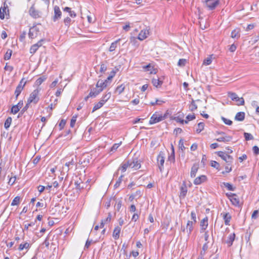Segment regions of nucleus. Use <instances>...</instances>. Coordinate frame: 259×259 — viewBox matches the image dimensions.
Listing matches in <instances>:
<instances>
[{"label":"nucleus","mask_w":259,"mask_h":259,"mask_svg":"<svg viewBox=\"0 0 259 259\" xmlns=\"http://www.w3.org/2000/svg\"><path fill=\"white\" fill-rule=\"evenodd\" d=\"M164 153L163 152L160 151L157 157V163L160 172H162L164 169Z\"/></svg>","instance_id":"7ed1b4c3"},{"label":"nucleus","mask_w":259,"mask_h":259,"mask_svg":"<svg viewBox=\"0 0 259 259\" xmlns=\"http://www.w3.org/2000/svg\"><path fill=\"white\" fill-rule=\"evenodd\" d=\"M12 119L11 117H8L4 123V127L6 129H8L11 125Z\"/></svg>","instance_id":"f704fd0d"},{"label":"nucleus","mask_w":259,"mask_h":259,"mask_svg":"<svg viewBox=\"0 0 259 259\" xmlns=\"http://www.w3.org/2000/svg\"><path fill=\"white\" fill-rule=\"evenodd\" d=\"M31 244H30L28 242H23V243H21L18 246V250L19 251H23V250H25V252H24L23 253V254H24L25 253H26L27 251L29 249V248H30L31 247Z\"/></svg>","instance_id":"f8f14e48"},{"label":"nucleus","mask_w":259,"mask_h":259,"mask_svg":"<svg viewBox=\"0 0 259 259\" xmlns=\"http://www.w3.org/2000/svg\"><path fill=\"white\" fill-rule=\"evenodd\" d=\"M221 118H222V120L223 121V122L226 124L230 125L232 124V121L231 120H230L229 119H227L224 117H222Z\"/></svg>","instance_id":"3c124183"},{"label":"nucleus","mask_w":259,"mask_h":259,"mask_svg":"<svg viewBox=\"0 0 259 259\" xmlns=\"http://www.w3.org/2000/svg\"><path fill=\"white\" fill-rule=\"evenodd\" d=\"M5 69L6 70L10 72H11L13 70V66H12L11 65H8L7 64H6V65L5 67Z\"/></svg>","instance_id":"69168bd1"},{"label":"nucleus","mask_w":259,"mask_h":259,"mask_svg":"<svg viewBox=\"0 0 259 259\" xmlns=\"http://www.w3.org/2000/svg\"><path fill=\"white\" fill-rule=\"evenodd\" d=\"M20 202V196H16L14 198V199L13 200L11 205L12 206H15V205H18Z\"/></svg>","instance_id":"c9c22d12"},{"label":"nucleus","mask_w":259,"mask_h":259,"mask_svg":"<svg viewBox=\"0 0 259 259\" xmlns=\"http://www.w3.org/2000/svg\"><path fill=\"white\" fill-rule=\"evenodd\" d=\"M186 60L185 59H180L178 63V65L179 66H184L186 63Z\"/></svg>","instance_id":"09e8293b"},{"label":"nucleus","mask_w":259,"mask_h":259,"mask_svg":"<svg viewBox=\"0 0 259 259\" xmlns=\"http://www.w3.org/2000/svg\"><path fill=\"white\" fill-rule=\"evenodd\" d=\"M121 144V142H120L119 143L114 144L111 148L110 151H112V152L115 151L117 150V149L120 146Z\"/></svg>","instance_id":"de8ad7c7"},{"label":"nucleus","mask_w":259,"mask_h":259,"mask_svg":"<svg viewBox=\"0 0 259 259\" xmlns=\"http://www.w3.org/2000/svg\"><path fill=\"white\" fill-rule=\"evenodd\" d=\"M121 231V227L119 226L116 227L113 232L112 236L114 239L117 240L119 237V234Z\"/></svg>","instance_id":"4be33fe9"},{"label":"nucleus","mask_w":259,"mask_h":259,"mask_svg":"<svg viewBox=\"0 0 259 259\" xmlns=\"http://www.w3.org/2000/svg\"><path fill=\"white\" fill-rule=\"evenodd\" d=\"M204 124L203 122H200L198 124V128L196 129V132L197 133H200L203 129Z\"/></svg>","instance_id":"ea45409f"},{"label":"nucleus","mask_w":259,"mask_h":259,"mask_svg":"<svg viewBox=\"0 0 259 259\" xmlns=\"http://www.w3.org/2000/svg\"><path fill=\"white\" fill-rule=\"evenodd\" d=\"M200 227H201V232L206 230L208 226V218L207 217L204 218L203 219L201 220L200 222Z\"/></svg>","instance_id":"6ab92c4d"},{"label":"nucleus","mask_w":259,"mask_h":259,"mask_svg":"<svg viewBox=\"0 0 259 259\" xmlns=\"http://www.w3.org/2000/svg\"><path fill=\"white\" fill-rule=\"evenodd\" d=\"M199 169V164L194 163L191 167L190 176L192 178H194L196 176V173Z\"/></svg>","instance_id":"aec40b11"},{"label":"nucleus","mask_w":259,"mask_h":259,"mask_svg":"<svg viewBox=\"0 0 259 259\" xmlns=\"http://www.w3.org/2000/svg\"><path fill=\"white\" fill-rule=\"evenodd\" d=\"M223 185L228 189V190L230 191H234L235 190V187H233L231 184L229 183L224 182L223 183Z\"/></svg>","instance_id":"e433bc0d"},{"label":"nucleus","mask_w":259,"mask_h":259,"mask_svg":"<svg viewBox=\"0 0 259 259\" xmlns=\"http://www.w3.org/2000/svg\"><path fill=\"white\" fill-rule=\"evenodd\" d=\"M96 97V95H95V94L94 93V92H93V90H91L90 93H89V94L84 98V100L85 101H87V100L90 98V97H92V98H95Z\"/></svg>","instance_id":"5fc2aeb1"},{"label":"nucleus","mask_w":259,"mask_h":259,"mask_svg":"<svg viewBox=\"0 0 259 259\" xmlns=\"http://www.w3.org/2000/svg\"><path fill=\"white\" fill-rule=\"evenodd\" d=\"M130 167V163L127 161H124L118 168V170H121L122 172H125L127 167Z\"/></svg>","instance_id":"a211bd4d"},{"label":"nucleus","mask_w":259,"mask_h":259,"mask_svg":"<svg viewBox=\"0 0 259 259\" xmlns=\"http://www.w3.org/2000/svg\"><path fill=\"white\" fill-rule=\"evenodd\" d=\"M107 86V80H105L104 81L103 80H99L97 84H96V88L99 89H102V91L106 88Z\"/></svg>","instance_id":"b1692460"},{"label":"nucleus","mask_w":259,"mask_h":259,"mask_svg":"<svg viewBox=\"0 0 259 259\" xmlns=\"http://www.w3.org/2000/svg\"><path fill=\"white\" fill-rule=\"evenodd\" d=\"M39 34V29L36 25L33 26L29 29L28 35L30 38L34 39L36 38Z\"/></svg>","instance_id":"6e6552de"},{"label":"nucleus","mask_w":259,"mask_h":259,"mask_svg":"<svg viewBox=\"0 0 259 259\" xmlns=\"http://www.w3.org/2000/svg\"><path fill=\"white\" fill-rule=\"evenodd\" d=\"M47 79V77L46 76L43 75L40 77H39L35 82V84L37 86L40 85L46 79Z\"/></svg>","instance_id":"72a5a7b5"},{"label":"nucleus","mask_w":259,"mask_h":259,"mask_svg":"<svg viewBox=\"0 0 259 259\" xmlns=\"http://www.w3.org/2000/svg\"><path fill=\"white\" fill-rule=\"evenodd\" d=\"M235 237V233L231 234L229 236L228 239L227 240L226 242L229 246H231L232 245L233 242L234 241Z\"/></svg>","instance_id":"c756f323"},{"label":"nucleus","mask_w":259,"mask_h":259,"mask_svg":"<svg viewBox=\"0 0 259 259\" xmlns=\"http://www.w3.org/2000/svg\"><path fill=\"white\" fill-rule=\"evenodd\" d=\"M252 150L255 155H258L259 154V148L257 146H254L252 148Z\"/></svg>","instance_id":"e2e57ef3"},{"label":"nucleus","mask_w":259,"mask_h":259,"mask_svg":"<svg viewBox=\"0 0 259 259\" xmlns=\"http://www.w3.org/2000/svg\"><path fill=\"white\" fill-rule=\"evenodd\" d=\"M191 220H193V223H196V213L194 211H192L191 212Z\"/></svg>","instance_id":"864d4df0"},{"label":"nucleus","mask_w":259,"mask_h":259,"mask_svg":"<svg viewBox=\"0 0 259 259\" xmlns=\"http://www.w3.org/2000/svg\"><path fill=\"white\" fill-rule=\"evenodd\" d=\"M167 117V114L164 115L159 114L158 112H155L151 117L149 120L150 124H153L164 120Z\"/></svg>","instance_id":"f257e3e1"},{"label":"nucleus","mask_w":259,"mask_h":259,"mask_svg":"<svg viewBox=\"0 0 259 259\" xmlns=\"http://www.w3.org/2000/svg\"><path fill=\"white\" fill-rule=\"evenodd\" d=\"M123 177V175H121V176H120L118 178V180H117V181H116V182L115 184L114 185V187H115V188H117V187H118L119 186V185H120V183H121L122 179V177Z\"/></svg>","instance_id":"8fccbe9b"},{"label":"nucleus","mask_w":259,"mask_h":259,"mask_svg":"<svg viewBox=\"0 0 259 259\" xmlns=\"http://www.w3.org/2000/svg\"><path fill=\"white\" fill-rule=\"evenodd\" d=\"M195 224V223H193V222L191 221H188L187 222L186 229H187V232L188 235H189L191 233L192 231H193V225Z\"/></svg>","instance_id":"5701e85b"},{"label":"nucleus","mask_w":259,"mask_h":259,"mask_svg":"<svg viewBox=\"0 0 259 259\" xmlns=\"http://www.w3.org/2000/svg\"><path fill=\"white\" fill-rule=\"evenodd\" d=\"M71 19L69 17H66L64 20V23L65 25L69 26L70 25Z\"/></svg>","instance_id":"6e6d98bb"},{"label":"nucleus","mask_w":259,"mask_h":259,"mask_svg":"<svg viewBox=\"0 0 259 259\" xmlns=\"http://www.w3.org/2000/svg\"><path fill=\"white\" fill-rule=\"evenodd\" d=\"M211 62H212L211 57L210 56H209L204 60L203 64L205 65H208L211 63Z\"/></svg>","instance_id":"c03bdc74"},{"label":"nucleus","mask_w":259,"mask_h":259,"mask_svg":"<svg viewBox=\"0 0 259 259\" xmlns=\"http://www.w3.org/2000/svg\"><path fill=\"white\" fill-rule=\"evenodd\" d=\"M66 124V121L64 119H62L59 123V126L60 127V130H62L64 128L65 125Z\"/></svg>","instance_id":"774afa93"},{"label":"nucleus","mask_w":259,"mask_h":259,"mask_svg":"<svg viewBox=\"0 0 259 259\" xmlns=\"http://www.w3.org/2000/svg\"><path fill=\"white\" fill-rule=\"evenodd\" d=\"M143 68L145 71H149L150 74H156V71L153 67L150 64L143 67Z\"/></svg>","instance_id":"cd10ccee"},{"label":"nucleus","mask_w":259,"mask_h":259,"mask_svg":"<svg viewBox=\"0 0 259 259\" xmlns=\"http://www.w3.org/2000/svg\"><path fill=\"white\" fill-rule=\"evenodd\" d=\"M104 104L105 103H103L102 100H100L99 102L95 104V106L93 108L92 112L100 109Z\"/></svg>","instance_id":"c85d7f7f"},{"label":"nucleus","mask_w":259,"mask_h":259,"mask_svg":"<svg viewBox=\"0 0 259 259\" xmlns=\"http://www.w3.org/2000/svg\"><path fill=\"white\" fill-rule=\"evenodd\" d=\"M20 110V109L16 105H14L12 106L11 108V112L12 113L15 114L17 113Z\"/></svg>","instance_id":"37998d69"},{"label":"nucleus","mask_w":259,"mask_h":259,"mask_svg":"<svg viewBox=\"0 0 259 259\" xmlns=\"http://www.w3.org/2000/svg\"><path fill=\"white\" fill-rule=\"evenodd\" d=\"M240 36L239 29L236 28L231 32V37L233 38L238 39Z\"/></svg>","instance_id":"bb28decb"},{"label":"nucleus","mask_w":259,"mask_h":259,"mask_svg":"<svg viewBox=\"0 0 259 259\" xmlns=\"http://www.w3.org/2000/svg\"><path fill=\"white\" fill-rule=\"evenodd\" d=\"M244 137L246 141H249L253 139V137L249 133H244Z\"/></svg>","instance_id":"79ce46f5"},{"label":"nucleus","mask_w":259,"mask_h":259,"mask_svg":"<svg viewBox=\"0 0 259 259\" xmlns=\"http://www.w3.org/2000/svg\"><path fill=\"white\" fill-rule=\"evenodd\" d=\"M93 92H94V93L95 94V95H96V96L97 95H98L101 92H102V89H99V88H95L93 90Z\"/></svg>","instance_id":"0e129e2a"},{"label":"nucleus","mask_w":259,"mask_h":259,"mask_svg":"<svg viewBox=\"0 0 259 259\" xmlns=\"http://www.w3.org/2000/svg\"><path fill=\"white\" fill-rule=\"evenodd\" d=\"M55 105L54 104H53V103H51L49 106V107H48V109H49L50 110V111H49V117H50L51 115H52V110L55 108Z\"/></svg>","instance_id":"4d7b16f0"},{"label":"nucleus","mask_w":259,"mask_h":259,"mask_svg":"<svg viewBox=\"0 0 259 259\" xmlns=\"http://www.w3.org/2000/svg\"><path fill=\"white\" fill-rule=\"evenodd\" d=\"M189 108H190V109L191 110V111H193L197 109V106L196 104H195L194 100H193L192 101Z\"/></svg>","instance_id":"49530a36"},{"label":"nucleus","mask_w":259,"mask_h":259,"mask_svg":"<svg viewBox=\"0 0 259 259\" xmlns=\"http://www.w3.org/2000/svg\"><path fill=\"white\" fill-rule=\"evenodd\" d=\"M148 34V30L147 29L142 30L138 35V38L140 40H143L147 38Z\"/></svg>","instance_id":"412c9836"},{"label":"nucleus","mask_w":259,"mask_h":259,"mask_svg":"<svg viewBox=\"0 0 259 259\" xmlns=\"http://www.w3.org/2000/svg\"><path fill=\"white\" fill-rule=\"evenodd\" d=\"M221 215H222L223 219L225 222V224L226 225H229L231 219V215L229 213H222Z\"/></svg>","instance_id":"f3484780"},{"label":"nucleus","mask_w":259,"mask_h":259,"mask_svg":"<svg viewBox=\"0 0 259 259\" xmlns=\"http://www.w3.org/2000/svg\"><path fill=\"white\" fill-rule=\"evenodd\" d=\"M16 180V176H14L13 177H11L9 179V184L10 185H13L15 182V181Z\"/></svg>","instance_id":"052dcab7"},{"label":"nucleus","mask_w":259,"mask_h":259,"mask_svg":"<svg viewBox=\"0 0 259 259\" xmlns=\"http://www.w3.org/2000/svg\"><path fill=\"white\" fill-rule=\"evenodd\" d=\"M217 155L221 157L226 163H228L229 165H230L233 162V157L223 151H218Z\"/></svg>","instance_id":"423d86ee"},{"label":"nucleus","mask_w":259,"mask_h":259,"mask_svg":"<svg viewBox=\"0 0 259 259\" xmlns=\"http://www.w3.org/2000/svg\"><path fill=\"white\" fill-rule=\"evenodd\" d=\"M92 240H89V239H88L87 240L85 244L84 245V249H86L89 248V247H90V246L91 245V244L92 243Z\"/></svg>","instance_id":"338daca9"},{"label":"nucleus","mask_w":259,"mask_h":259,"mask_svg":"<svg viewBox=\"0 0 259 259\" xmlns=\"http://www.w3.org/2000/svg\"><path fill=\"white\" fill-rule=\"evenodd\" d=\"M29 15L33 18L36 19L41 17V13L36 10L33 6L30 7L29 10Z\"/></svg>","instance_id":"9b49d317"},{"label":"nucleus","mask_w":259,"mask_h":259,"mask_svg":"<svg viewBox=\"0 0 259 259\" xmlns=\"http://www.w3.org/2000/svg\"><path fill=\"white\" fill-rule=\"evenodd\" d=\"M179 149H181L182 151H184L185 149V147L184 145V141L182 139H181L179 142Z\"/></svg>","instance_id":"603ef678"},{"label":"nucleus","mask_w":259,"mask_h":259,"mask_svg":"<svg viewBox=\"0 0 259 259\" xmlns=\"http://www.w3.org/2000/svg\"><path fill=\"white\" fill-rule=\"evenodd\" d=\"M39 90L38 89L34 90L30 95L29 98L27 100L28 104L33 103L36 104L39 101V97H38Z\"/></svg>","instance_id":"20e7f679"},{"label":"nucleus","mask_w":259,"mask_h":259,"mask_svg":"<svg viewBox=\"0 0 259 259\" xmlns=\"http://www.w3.org/2000/svg\"><path fill=\"white\" fill-rule=\"evenodd\" d=\"M76 116H73L70 121V126L73 127L76 121Z\"/></svg>","instance_id":"13d9d810"},{"label":"nucleus","mask_w":259,"mask_h":259,"mask_svg":"<svg viewBox=\"0 0 259 259\" xmlns=\"http://www.w3.org/2000/svg\"><path fill=\"white\" fill-rule=\"evenodd\" d=\"M24 80H25L24 78H22V79L20 80L19 84L16 87V89L15 91V95L16 99H17L18 96L21 94V92L23 90L24 87H25V85L26 83V81H25Z\"/></svg>","instance_id":"0eeeda50"},{"label":"nucleus","mask_w":259,"mask_h":259,"mask_svg":"<svg viewBox=\"0 0 259 259\" xmlns=\"http://www.w3.org/2000/svg\"><path fill=\"white\" fill-rule=\"evenodd\" d=\"M107 70V65L104 62H101L100 64V72L101 73L105 72Z\"/></svg>","instance_id":"a19ab883"},{"label":"nucleus","mask_w":259,"mask_h":259,"mask_svg":"<svg viewBox=\"0 0 259 259\" xmlns=\"http://www.w3.org/2000/svg\"><path fill=\"white\" fill-rule=\"evenodd\" d=\"M207 180V177L205 175H201L197 177L194 181V184L198 185L201 184L202 183L205 182Z\"/></svg>","instance_id":"2eb2a0df"},{"label":"nucleus","mask_w":259,"mask_h":259,"mask_svg":"<svg viewBox=\"0 0 259 259\" xmlns=\"http://www.w3.org/2000/svg\"><path fill=\"white\" fill-rule=\"evenodd\" d=\"M125 86L123 84H121L118 86L116 89V92L118 94H121L124 90Z\"/></svg>","instance_id":"58836bf2"},{"label":"nucleus","mask_w":259,"mask_h":259,"mask_svg":"<svg viewBox=\"0 0 259 259\" xmlns=\"http://www.w3.org/2000/svg\"><path fill=\"white\" fill-rule=\"evenodd\" d=\"M228 97L231 98L232 101L237 102V105L238 106L243 105L244 104V100L243 98H239L235 93L229 92Z\"/></svg>","instance_id":"39448f33"},{"label":"nucleus","mask_w":259,"mask_h":259,"mask_svg":"<svg viewBox=\"0 0 259 259\" xmlns=\"http://www.w3.org/2000/svg\"><path fill=\"white\" fill-rule=\"evenodd\" d=\"M230 201L232 202V204L234 206H239V199L237 195L236 196H234L233 198H231Z\"/></svg>","instance_id":"473e14b6"},{"label":"nucleus","mask_w":259,"mask_h":259,"mask_svg":"<svg viewBox=\"0 0 259 259\" xmlns=\"http://www.w3.org/2000/svg\"><path fill=\"white\" fill-rule=\"evenodd\" d=\"M204 4L208 10H213L219 6L220 0H205Z\"/></svg>","instance_id":"f03ea898"},{"label":"nucleus","mask_w":259,"mask_h":259,"mask_svg":"<svg viewBox=\"0 0 259 259\" xmlns=\"http://www.w3.org/2000/svg\"><path fill=\"white\" fill-rule=\"evenodd\" d=\"M168 160L172 162L175 161V153H171V155L168 156Z\"/></svg>","instance_id":"680f3d73"},{"label":"nucleus","mask_w":259,"mask_h":259,"mask_svg":"<svg viewBox=\"0 0 259 259\" xmlns=\"http://www.w3.org/2000/svg\"><path fill=\"white\" fill-rule=\"evenodd\" d=\"M232 139V137L231 136H222L215 139L218 142L228 143L230 142Z\"/></svg>","instance_id":"dca6fc26"},{"label":"nucleus","mask_w":259,"mask_h":259,"mask_svg":"<svg viewBox=\"0 0 259 259\" xmlns=\"http://www.w3.org/2000/svg\"><path fill=\"white\" fill-rule=\"evenodd\" d=\"M75 163L76 162L73 160V159H72V160L70 161L66 162L65 163V165L67 166L68 168H69L70 166L75 165Z\"/></svg>","instance_id":"bf43d9fd"},{"label":"nucleus","mask_w":259,"mask_h":259,"mask_svg":"<svg viewBox=\"0 0 259 259\" xmlns=\"http://www.w3.org/2000/svg\"><path fill=\"white\" fill-rule=\"evenodd\" d=\"M245 118V113L244 112H238L235 117V119L237 121H242Z\"/></svg>","instance_id":"393cba45"},{"label":"nucleus","mask_w":259,"mask_h":259,"mask_svg":"<svg viewBox=\"0 0 259 259\" xmlns=\"http://www.w3.org/2000/svg\"><path fill=\"white\" fill-rule=\"evenodd\" d=\"M130 163V167L137 170L141 167V162L137 158H134L132 160H128Z\"/></svg>","instance_id":"1a4fd4ad"},{"label":"nucleus","mask_w":259,"mask_h":259,"mask_svg":"<svg viewBox=\"0 0 259 259\" xmlns=\"http://www.w3.org/2000/svg\"><path fill=\"white\" fill-rule=\"evenodd\" d=\"M187 192H188L187 187L186 186L185 182H184L180 188V198L181 199L184 198L187 195Z\"/></svg>","instance_id":"ddd939ff"},{"label":"nucleus","mask_w":259,"mask_h":259,"mask_svg":"<svg viewBox=\"0 0 259 259\" xmlns=\"http://www.w3.org/2000/svg\"><path fill=\"white\" fill-rule=\"evenodd\" d=\"M120 40V39L119 38L115 41L113 42L110 45L109 51L110 52H113V51H114L115 49L117 48L118 42H119Z\"/></svg>","instance_id":"2f4dec72"},{"label":"nucleus","mask_w":259,"mask_h":259,"mask_svg":"<svg viewBox=\"0 0 259 259\" xmlns=\"http://www.w3.org/2000/svg\"><path fill=\"white\" fill-rule=\"evenodd\" d=\"M211 166L212 167H213L217 168L218 170L220 169V168H219L220 166V164H219V162H217L215 161H213L212 160V161H211Z\"/></svg>","instance_id":"a18cd8bd"},{"label":"nucleus","mask_w":259,"mask_h":259,"mask_svg":"<svg viewBox=\"0 0 259 259\" xmlns=\"http://www.w3.org/2000/svg\"><path fill=\"white\" fill-rule=\"evenodd\" d=\"M54 16L53 17V21H56L58 19H60L62 15V12L58 6H55L54 7Z\"/></svg>","instance_id":"4468645a"},{"label":"nucleus","mask_w":259,"mask_h":259,"mask_svg":"<svg viewBox=\"0 0 259 259\" xmlns=\"http://www.w3.org/2000/svg\"><path fill=\"white\" fill-rule=\"evenodd\" d=\"M152 83L153 85L156 88H160L163 83V81L159 79V78H153L152 79Z\"/></svg>","instance_id":"a878e982"},{"label":"nucleus","mask_w":259,"mask_h":259,"mask_svg":"<svg viewBox=\"0 0 259 259\" xmlns=\"http://www.w3.org/2000/svg\"><path fill=\"white\" fill-rule=\"evenodd\" d=\"M12 51L10 49H8L6 52L4 56V59L5 60H9L12 56Z\"/></svg>","instance_id":"4c0bfd02"},{"label":"nucleus","mask_w":259,"mask_h":259,"mask_svg":"<svg viewBox=\"0 0 259 259\" xmlns=\"http://www.w3.org/2000/svg\"><path fill=\"white\" fill-rule=\"evenodd\" d=\"M44 39L39 40L37 43L33 45L30 49V53L33 55L38 50V48L42 45V42L44 41Z\"/></svg>","instance_id":"9d476101"},{"label":"nucleus","mask_w":259,"mask_h":259,"mask_svg":"<svg viewBox=\"0 0 259 259\" xmlns=\"http://www.w3.org/2000/svg\"><path fill=\"white\" fill-rule=\"evenodd\" d=\"M111 94L110 92L106 93L102 97L101 100L105 104V103L111 98Z\"/></svg>","instance_id":"7c9ffc66"}]
</instances>
